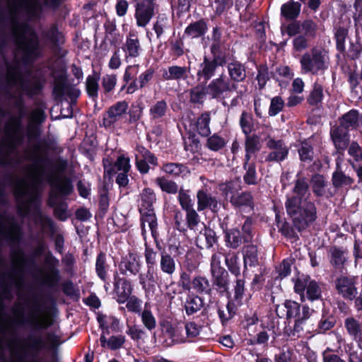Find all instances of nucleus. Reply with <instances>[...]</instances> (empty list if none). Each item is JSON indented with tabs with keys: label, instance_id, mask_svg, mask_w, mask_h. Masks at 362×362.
Listing matches in <instances>:
<instances>
[{
	"label": "nucleus",
	"instance_id": "1",
	"mask_svg": "<svg viewBox=\"0 0 362 362\" xmlns=\"http://www.w3.org/2000/svg\"><path fill=\"white\" fill-rule=\"evenodd\" d=\"M6 97L18 109V116H11L4 125V135L0 136V166L11 163V156L23 141L20 133L22 118L25 115L23 93L29 97L40 93L45 84L41 73H29L24 76L18 62L7 67Z\"/></svg>",
	"mask_w": 362,
	"mask_h": 362
},
{
	"label": "nucleus",
	"instance_id": "2",
	"mask_svg": "<svg viewBox=\"0 0 362 362\" xmlns=\"http://www.w3.org/2000/svg\"><path fill=\"white\" fill-rule=\"evenodd\" d=\"M25 158L30 161L25 168L26 175L18 178L14 185L17 213L21 217L30 215L43 230L51 229L52 221L40 210L38 187L45 173L46 158L40 153L37 146L25 152Z\"/></svg>",
	"mask_w": 362,
	"mask_h": 362
},
{
	"label": "nucleus",
	"instance_id": "3",
	"mask_svg": "<svg viewBox=\"0 0 362 362\" xmlns=\"http://www.w3.org/2000/svg\"><path fill=\"white\" fill-rule=\"evenodd\" d=\"M8 11L11 33L17 46L15 58H21L24 64L40 54L37 36L26 23L20 22L23 15L33 16L39 8L38 0H5Z\"/></svg>",
	"mask_w": 362,
	"mask_h": 362
},
{
	"label": "nucleus",
	"instance_id": "4",
	"mask_svg": "<svg viewBox=\"0 0 362 362\" xmlns=\"http://www.w3.org/2000/svg\"><path fill=\"white\" fill-rule=\"evenodd\" d=\"M4 306L0 301V331H17L28 327L35 331L46 329L52 324V317L37 305H28L16 301L11 306V315H4Z\"/></svg>",
	"mask_w": 362,
	"mask_h": 362
},
{
	"label": "nucleus",
	"instance_id": "5",
	"mask_svg": "<svg viewBox=\"0 0 362 362\" xmlns=\"http://www.w3.org/2000/svg\"><path fill=\"white\" fill-rule=\"evenodd\" d=\"M310 197L305 178L296 180L291 194L287 195L285 202L286 213L299 231L309 227L317 219V208Z\"/></svg>",
	"mask_w": 362,
	"mask_h": 362
},
{
	"label": "nucleus",
	"instance_id": "6",
	"mask_svg": "<svg viewBox=\"0 0 362 362\" xmlns=\"http://www.w3.org/2000/svg\"><path fill=\"white\" fill-rule=\"evenodd\" d=\"M49 182L52 190L49 194L48 204L51 206H54L56 216L60 220L64 221L69 216L67 206L64 203L57 204V196L58 194L63 196L70 194L73 191V185L71 180L66 177L58 176L50 179Z\"/></svg>",
	"mask_w": 362,
	"mask_h": 362
},
{
	"label": "nucleus",
	"instance_id": "7",
	"mask_svg": "<svg viewBox=\"0 0 362 362\" xmlns=\"http://www.w3.org/2000/svg\"><path fill=\"white\" fill-rule=\"evenodd\" d=\"M302 74H323L329 67V56L325 50L313 49L303 54L300 59Z\"/></svg>",
	"mask_w": 362,
	"mask_h": 362
},
{
	"label": "nucleus",
	"instance_id": "8",
	"mask_svg": "<svg viewBox=\"0 0 362 362\" xmlns=\"http://www.w3.org/2000/svg\"><path fill=\"white\" fill-rule=\"evenodd\" d=\"M237 88L238 84L231 82L226 75L222 74L210 81L206 87V93L211 99L221 100L229 98Z\"/></svg>",
	"mask_w": 362,
	"mask_h": 362
},
{
	"label": "nucleus",
	"instance_id": "9",
	"mask_svg": "<svg viewBox=\"0 0 362 362\" xmlns=\"http://www.w3.org/2000/svg\"><path fill=\"white\" fill-rule=\"evenodd\" d=\"M0 235L11 245L18 244L23 238L22 223L13 215H7L0 222Z\"/></svg>",
	"mask_w": 362,
	"mask_h": 362
},
{
	"label": "nucleus",
	"instance_id": "10",
	"mask_svg": "<svg viewBox=\"0 0 362 362\" xmlns=\"http://www.w3.org/2000/svg\"><path fill=\"white\" fill-rule=\"evenodd\" d=\"M308 306H303L302 317L295 319L294 323L291 325V322L288 321L287 325L284 328V334L291 339H296L305 335L311 330L308 326V320L312 313Z\"/></svg>",
	"mask_w": 362,
	"mask_h": 362
},
{
	"label": "nucleus",
	"instance_id": "11",
	"mask_svg": "<svg viewBox=\"0 0 362 362\" xmlns=\"http://www.w3.org/2000/svg\"><path fill=\"white\" fill-rule=\"evenodd\" d=\"M266 145L270 152L263 158L262 162L280 163L287 158L289 148L283 140H276L268 136L266 139Z\"/></svg>",
	"mask_w": 362,
	"mask_h": 362
},
{
	"label": "nucleus",
	"instance_id": "12",
	"mask_svg": "<svg viewBox=\"0 0 362 362\" xmlns=\"http://www.w3.org/2000/svg\"><path fill=\"white\" fill-rule=\"evenodd\" d=\"M337 293L344 299L353 300L358 294L357 277L354 276H340L335 281Z\"/></svg>",
	"mask_w": 362,
	"mask_h": 362
},
{
	"label": "nucleus",
	"instance_id": "13",
	"mask_svg": "<svg viewBox=\"0 0 362 362\" xmlns=\"http://www.w3.org/2000/svg\"><path fill=\"white\" fill-rule=\"evenodd\" d=\"M11 258L13 266L14 272L11 273V278L13 284L17 288L22 286V273L26 266V255L21 248L12 249Z\"/></svg>",
	"mask_w": 362,
	"mask_h": 362
},
{
	"label": "nucleus",
	"instance_id": "14",
	"mask_svg": "<svg viewBox=\"0 0 362 362\" xmlns=\"http://www.w3.org/2000/svg\"><path fill=\"white\" fill-rule=\"evenodd\" d=\"M129 104L125 100L111 105L103 115L102 125L105 128L114 127L127 113Z\"/></svg>",
	"mask_w": 362,
	"mask_h": 362
},
{
	"label": "nucleus",
	"instance_id": "15",
	"mask_svg": "<svg viewBox=\"0 0 362 362\" xmlns=\"http://www.w3.org/2000/svg\"><path fill=\"white\" fill-rule=\"evenodd\" d=\"M122 49L127 62L132 59H136L141 55L143 49L140 43L139 33L136 30L131 29L129 30L126 35L125 42Z\"/></svg>",
	"mask_w": 362,
	"mask_h": 362
},
{
	"label": "nucleus",
	"instance_id": "16",
	"mask_svg": "<svg viewBox=\"0 0 362 362\" xmlns=\"http://www.w3.org/2000/svg\"><path fill=\"white\" fill-rule=\"evenodd\" d=\"M156 4L153 0H142L135 6V18L139 27H145L155 15Z\"/></svg>",
	"mask_w": 362,
	"mask_h": 362
},
{
	"label": "nucleus",
	"instance_id": "17",
	"mask_svg": "<svg viewBox=\"0 0 362 362\" xmlns=\"http://www.w3.org/2000/svg\"><path fill=\"white\" fill-rule=\"evenodd\" d=\"M225 62L224 59L215 57L209 59L204 57L203 62L199 64L197 75L199 80L203 78L205 81H209L216 73L218 66H222Z\"/></svg>",
	"mask_w": 362,
	"mask_h": 362
},
{
	"label": "nucleus",
	"instance_id": "18",
	"mask_svg": "<svg viewBox=\"0 0 362 362\" xmlns=\"http://www.w3.org/2000/svg\"><path fill=\"white\" fill-rule=\"evenodd\" d=\"M139 279L140 284L146 291L154 289L156 285L160 286L163 284V279L156 268L147 267L146 273L140 274Z\"/></svg>",
	"mask_w": 362,
	"mask_h": 362
},
{
	"label": "nucleus",
	"instance_id": "19",
	"mask_svg": "<svg viewBox=\"0 0 362 362\" xmlns=\"http://www.w3.org/2000/svg\"><path fill=\"white\" fill-rule=\"evenodd\" d=\"M141 264L139 255L136 253L129 252L124 257L119 265L120 272L122 274L136 275L141 269Z\"/></svg>",
	"mask_w": 362,
	"mask_h": 362
},
{
	"label": "nucleus",
	"instance_id": "20",
	"mask_svg": "<svg viewBox=\"0 0 362 362\" xmlns=\"http://www.w3.org/2000/svg\"><path fill=\"white\" fill-rule=\"evenodd\" d=\"M45 263L48 266V269L43 274L44 282L47 285L54 286L59 281V272L57 269L59 260L52 255H48L45 257Z\"/></svg>",
	"mask_w": 362,
	"mask_h": 362
},
{
	"label": "nucleus",
	"instance_id": "21",
	"mask_svg": "<svg viewBox=\"0 0 362 362\" xmlns=\"http://www.w3.org/2000/svg\"><path fill=\"white\" fill-rule=\"evenodd\" d=\"M141 214V226L142 230V235L146 239L147 228L151 231V233L153 238L156 239L158 235L157 230L158 223L157 218L154 210H150V211H146V213Z\"/></svg>",
	"mask_w": 362,
	"mask_h": 362
},
{
	"label": "nucleus",
	"instance_id": "22",
	"mask_svg": "<svg viewBox=\"0 0 362 362\" xmlns=\"http://www.w3.org/2000/svg\"><path fill=\"white\" fill-rule=\"evenodd\" d=\"M194 237V241L197 246L200 249L210 248L217 241L216 233L211 228L204 226V228H200Z\"/></svg>",
	"mask_w": 362,
	"mask_h": 362
},
{
	"label": "nucleus",
	"instance_id": "23",
	"mask_svg": "<svg viewBox=\"0 0 362 362\" xmlns=\"http://www.w3.org/2000/svg\"><path fill=\"white\" fill-rule=\"evenodd\" d=\"M331 138L338 153L344 151L349 144V134L348 130L337 126L331 129Z\"/></svg>",
	"mask_w": 362,
	"mask_h": 362
},
{
	"label": "nucleus",
	"instance_id": "24",
	"mask_svg": "<svg viewBox=\"0 0 362 362\" xmlns=\"http://www.w3.org/2000/svg\"><path fill=\"white\" fill-rule=\"evenodd\" d=\"M344 129L361 128L362 132V115L356 110H351L340 118V125Z\"/></svg>",
	"mask_w": 362,
	"mask_h": 362
},
{
	"label": "nucleus",
	"instance_id": "25",
	"mask_svg": "<svg viewBox=\"0 0 362 362\" xmlns=\"http://www.w3.org/2000/svg\"><path fill=\"white\" fill-rule=\"evenodd\" d=\"M341 163L342 158H338L336 160V170L332 174V185L336 188L349 187L354 183L353 178L343 173Z\"/></svg>",
	"mask_w": 362,
	"mask_h": 362
},
{
	"label": "nucleus",
	"instance_id": "26",
	"mask_svg": "<svg viewBox=\"0 0 362 362\" xmlns=\"http://www.w3.org/2000/svg\"><path fill=\"white\" fill-rule=\"evenodd\" d=\"M114 288L119 303H125L132 293V286L129 280L118 279L114 283Z\"/></svg>",
	"mask_w": 362,
	"mask_h": 362
},
{
	"label": "nucleus",
	"instance_id": "27",
	"mask_svg": "<svg viewBox=\"0 0 362 362\" xmlns=\"http://www.w3.org/2000/svg\"><path fill=\"white\" fill-rule=\"evenodd\" d=\"M197 210L202 211L207 208L214 211L218 208V202L215 197L208 194L203 189H200L197 194Z\"/></svg>",
	"mask_w": 362,
	"mask_h": 362
},
{
	"label": "nucleus",
	"instance_id": "28",
	"mask_svg": "<svg viewBox=\"0 0 362 362\" xmlns=\"http://www.w3.org/2000/svg\"><path fill=\"white\" fill-rule=\"evenodd\" d=\"M156 201V194L153 189L144 188L140 193L139 210L140 213H146L154 210L153 204Z\"/></svg>",
	"mask_w": 362,
	"mask_h": 362
},
{
	"label": "nucleus",
	"instance_id": "29",
	"mask_svg": "<svg viewBox=\"0 0 362 362\" xmlns=\"http://www.w3.org/2000/svg\"><path fill=\"white\" fill-rule=\"evenodd\" d=\"M229 79L237 84L246 78V71L244 65L238 61H233L227 65Z\"/></svg>",
	"mask_w": 362,
	"mask_h": 362
},
{
	"label": "nucleus",
	"instance_id": "30",
	"mask_svg": "<svg viewBox=\"0 0 362 362\" xmlns=\"http://www.w3.org/2000/svg\"><path fill=\"white\" fill-rule=\"evenodd\" d=\"M245 167L248 164L252 154L260 149L259 138L257 135L246 136L245 141Z\"/></svg>",
	"mask_w": 362,
	"mask_h": 362
},
{
	"label": "nucleus",
	"instance_id": "31",
	"mask_svg": "<svg viewBox=\"0 0 362 362\" xmlns=\"http://www.w3.org/2000/svg\"><path fill=\"white\" fill-rule=\"evenodd\" d=\"M213 284L221 293H228V274L226 270L211 272Z\"/></svg>",
	"mask_w": 362,
	"mask_h": 362
},
{
	"label": "nucleus",
	"instance_id": "32",
	"mask_svg": "<svg viewBox=\"0 0 362 362\" xmlns=\"http://www.w3.org/2000/svg\"><path fill=\"white\" fill-rule=\"evenodd\" d=\"M344 327L349 335L355 341L362 337V325L353 317H349L344 320Z\"/></svg>",
	"mask_w": 362,
	"mask_h": 362
},
{
	"label": "nucleus",
	"instance_id": "33",
	"mask_svg": "<svg viewBox=\"0 0 362 362\" xmlns=\"http://www.w3.org/2000/svg\"><path fill=\"white\" fill-rule=\"evenodd\" d=\"M211 121V115L208 112L202 113L193 124L198 134L202 136H208L210 133L209 124Z\"/></svg>",
	"mask_w": 362,
	"mask_h": 362
},
{
	"label": "nucleus",
	"instance_id": "34",
	"mask_svg": "<svg viewBox=\"0 0 362 362\" xmlns=\"http://www.w3.org/2000/svg\"><path fill=\"white\" fill-rule=\"evenodd\" d=\"M131 169L129 158L124 155L118 156L114 165L107 169L105 166V171L109 174L117 173H129Z\"/></svg>",
	"mask_w": 362,
	"mask_h": 362
},
{
	"label": "nucleus",
	"instance_id": "35",
	"mask_svg": "<svg viewBox=\"0 0 362 362\" xmlns=\"http://www.w3.org/2000/svg\"><path fill=\"white\" fill-rule=\"evenodd\" d=\"M168 110L167 103L163 100H158L153 103L149 108L150 119L154 121L160 120L164 117Z\"/></svg>",
	"mask_w": 362,
	"mask_h": 362
},
{
	"label": "nucleus",
	"instance_id": "36",
	"mask_svg": "<svg viewBox=\"0 0 362 362\" xmlns=\"http://www.w3.org/2000/svg\"><path fill=\"white\" fill-rule=\"evenodd\" d=\"M187 77V69L185 66H171L163 72L165 80H180Z\"/></svg>",
	"mask_w": 362,
	"mask_h": 362
},
{
	"label": "nucleus",
	"instance_id": "37",
	"mask_svg": "<svg viewBox=\"0 0 362 362\" xmlns=\"http://www.w3.org/2000/svg\"><path fill=\"white\" fill-rule=\"evenodd\" d=\"M207 30V25L203 21L190 23L185 30V35L191 38H197L204 35Z\"/></svg>",
	"mask_w": 362,
	"mask_h": 362
},
{
	"label": "nucleus",
	"instance_id": "38",
	"mask_svg": "<svg viewBox=\"0 0 362 362\" xmlns=\"http://www.w3.org/2000/svg\"><path fill=\"white\" fill-rule=\"evenodd\" d=\"M162 170L166 174L173 177H185L189 174L190 171L187 167L181 163H169L163 165Z\"/></svg>",
	"mask_w": 362,
	"mask_h": 362
},
{
	"label": "nucleus",
	"instance_id": "39",
	"mask_svg": "<svg viewBox=\"0 0 362 362\" xmlns=\"http://www.w3.org/2000/svg\"><path fill=\"white\" fill-rule=\"evenodd\" d=\"M160 269L168 276H172L176 270V264L174 258L166 252L161 253Z\"/></svg>",
	"mask_w": 362,
	"mask_h": 362
},
{
	"label": "nucleus",
	"instance_id": "40",
	"mask_svg": "<svg viewBox=\"0 0 362 362\" xmlns=\"http://www.w3.org/2000/svg\"><path fill=\"white\" fill-rule=\"evenodd\" d=\"M300 8V3L290 1L281 6V15L287 20L294 19L298 16Z\"/></svg>",
	"mask_w": 362,
	"mask_h": 362
},
{
	"label": "nucleus",
	"instance_id": "41",
	"mask_svg": "<svg viewBox=\"0 0 362 362\" xmlns=\"http://www.w3.org/2000/svg\"><path fill=\"white\" fill-rule=\"evenodd\" d=\"M346 251L339 247H332L329 250V262L336 268H341L346 261Z\"/></svg>",
	"mask_w": 362,
	"mask_h": 362
},
{
	"label": "nucleus",
	"instance_id": "42",
	"mask_svg": "<svg viewBox=\"0 0 362 362\" xmlns=\"http://www.w3.org/2000/svg\"><path fill=\"white\" fill-rule=\"evenodd\" d=\"M225 240L226 246L233 249L238 248L244 242L243 236L240 235V230L236 228L226 231Z\"/></svg>",
	"mask_w": 362,
	"mask_h": 362
},
{
	"label": "nucleus",
	"instance_id": "43",
	"mask_svg": "<svg viewBox=\"0 0 362 362\" xmlns=\"http://www.w3.org/2000/svg\"><path fill=\"white\" fill-rule=\"evenodd\" d=\"M186 221L187 227L194 233L200 228H204L205 224L200 221L199 216L194 209L186 211Z\"/></svg>",
	"mask_w": 362,
	"mask_h": 362
},
{
	"label": "nucleus",
	"instance_id": "44",
	"mask_svg": "<svg viewBox=\"0 0 362 362\" xmlns=\"http://www.w3.org/2000/svg\"><path fill=\"white\" fill-rule=\"evenodd\" d=\"M141 320L144 326L149 331H152L156 327L157 322L155 316L146 305L144 309L139 313Z\"/></svg>",
	"mask_w": 362,
	"mask_h": 362
},
{
	"label": "nucleus",
	"instance_id": "45",
	"mask_svg": "<svg viewBox=\"0 0 362 362\" xmlns=\"http://www.w3.org/2000/svg\"><path fill=\"white\" fill-rule=\"evenodd\" d=\"M230 201L235 206H252L253 204L252 196L250 192H247L231 196Z\"/></svg>",
	"mask_w": 362,
	"mask_h": 362
},
{
	"label": "nucleus",
	"instance_id": "46",
	"mask_svg": "<svg viewBox=\"0 0 362 362\" xmlns=\"http://www.w3.org/2000/svg\"><path fill=\"white\" fill-rule=\"evenodd\" d=\"M100 77L97 74L89 75L86 78V87L88 95L91 98H95L98 97V92L99 89Z\"/></svg>",
	"mask_w": 362,
	"mask_h": 362
},
{
	"label": "nucleus",
	"instance_id": "47",
	"mask_svg": "<svg viewBox=\"0 0 362 362\" xmlns=\"http://www.w3.org/2000/svg\"><path fill=\"white\" fill-rule=\"evenodd\" d=\"M238 257L234 253H228L225 255V262L228 270L235 276L240 275V267Z\"/></svg>",
	"mask_w": 362,
	"mask_h": 362
},
{
	"label": "nucleus",
	"instance_id": "48",
	"mask_svg": "<svg viewBox=\"0 0 362 362\" xmlns=\"http://www.w3.org/2000/svg\"><path fill=\"white\" fill-rule=\"evenodd\" d=\"M283 307L286 309L288 322L291 321L292 318L296 319L299 316L302 317L300 306L298 303L292 300H286Z\"/></svg>",
	"mask_w": 362,
	"mask_h": 362
},
{
	"label": "nucleus",
	"instance_id": "49",
	"mask_svg": "<svg viewBox=\"0 0 362 362\" xmlns=\"http://www.w3.org/2000/svg\"><path fill=\"white\" fill-rule=\"evenodd\" d=\"M203 305L201 298L195 296H190L186 300L185 308L187 315H192L199 310Z\"/></svg>",
	"mask_w": 362,
	"mask_h": 362
},
{
	"label": "nucleus",
	"instance_id": "50",
	"mask_svg": "<svg viewBox=\"0 0 362 362\" xmlns=\"http://www.w3.org/2000/svg\"><path fill=\"white\" fill-rule=\"evenodd\" d=\"M240 181L238 180L226 182L219 185V189L226 197L230 195H236L237 192L240 189Z\"/></svg>",
	"mask_w": 362,
	"mask_h": 362
},
{
	"label": "nucleus",
	"instance_id": "51",
	"mask_svg": "<svg viewBox=\"0 0 362 362\" xmlns=\"http://www.w3.org/2000/svg\"><path fill=\"white\" fill-rule=\"evenodd\" d=\"M245 266H255L257 263V249L253 245H247L244 250Z\"/></svg>",
	"mask_w": 362,
	"mask_h": 362
},
{
	"label": "nucleus",
	"instance_id": "52",
	"mask_svg": "<svg viewBox=\"0 0 362 362\" xmlns=\"http://www.w3.org/2000/svg\"><path fill=\"white\" fill-rule=\"evenodd\" d=\"M240 125L243 133L246 136L249 135L254 128V119L252 115L247 112H243L240 118Z\"/></svg>",
	"mask_w": 362,
	"mask_h": 362
},
{
	"label": "nucleus",
	"instance_id": "53",
	"mask_svg": "<svg viewBox=\"0 0 362 362\" xmlns=\"http://www.w3.org/2000/svg\"><path fill=\"white\" fill-rule=\"evenodd\" d=\"M226 144V141L224 138L217 134H214L212 136L208 137L206 146L211 151H218L222 149Z\"/></svg>",
	"mask_w": 362,
	"mask_h": 362
},
{
	"label": "nucleus",
	"instance_id": "54",
	"mask_svg": "<svg viewBox=\"0 0 362 362\" xmlns=\"http://www.w3.org/2000/svg\"><path fill=\"white\" fill-rule=\"evenodd\" d=\"M323 87L321 84L315 82L313 88L308 98V102L312 105H317L323 99Z\"/></svg>",
	"mask_w": 362,
	"mask_h": 362
},
{
	"label": "nucleus",
	"instance_id": "55",
	"mask_svg": "<svg viewBox=\"0 0 362 362\" xmlns=\"http://www.w3.org/2000/svg\"><path fill=\"white\" fill-rule=\"evenodd\" d=\"M156 182L163 191L167 193L175 194L178 191V186L175 182L163 177H158Z\"/></svg>",
	"mask_w": 362,
	"mask_h": 362
},
{
	"label": "nucleus",
	"instance_id": "56",
	"mask_svg": "<svg viewBox=\"0 0 362 362\" xmlns=\"http://www.w3.org/2000/svg\"><path fill=\"white\" fill-rule=\"evenodd\" d=\"M169 27V19L165 15H159L153 25V30L157 38H160L165 29Z\"/></svg>",
	"mask_w": 362,
	"mask_h": 362
},
{
	"label": "nucleus",
	"instance_id": "57",
	"mask_svg": "<svg viewBox=\"0 0 362 362\" xmlns=\"http://www.w3.org/2000/svg\"><path fill=\"white\" fill-rule=\"evenodd\" d=\"M298 153L301 160L303 161H310L313 159V151L311 144L305 141L300 144V146L298 148Z\"/></svg>",
	"mask_w": 362,
	"mask_h": 362
},
{
	"label": "nucleus",
	"instance_id": "58",
	"mask_svg": "<svg viewBox=\"0 0 362 362\" xmlns=\"http://www.w3.org/2000/svg\"><path fill=\"white\" fill-rule=\"evenodd\" d=\"M95 270L98 276L105 281L106 279V257L103 252H100L97 257Z\"/></svg>",
	"mask_w": 362,
	"mask_h": 362
},
{
	"label": "nucleus",
	"instance_id": "59",
	"mask_svg": "<svg viewBox=\"0 0 362 362\" xmlns=\"http://www.w3.org/2000/svg\"><path fill=\"white\" fill-rule=\"evenodd\" d=\"M209 287V281L204 277L197 276L192 281L191 288L197 293L207 292Z\"/></svg>",
	"mask_w": 362,
	"mask_h": 362
},
{
	"label": "nucleus",
	"instance_id": "60",
	"mask_svg": "<svg viewBox=\"0 0 362 362\" xmlns=\"http://www.w3.org/2000/svg\"><path fill=\"white\" fill-rule=\"evenodd\" d=\"M126 333L134 341L144 340L147 337L146 332L137 325L129 326Z\"/></svg>",
	"mask_w": 362,
	"mask_h": 362
},
{
	"label": "nucleus",
	"instance_id": "61",
	"mask_svg": "<svg viewBox=\"0 0 362 362\" xmlns=\"http://www.w3.org/2000/svg\"><path fill=\"white\" fill-rule=\"evenodd\" d=\"M244 168L246 170L243 176L245 182L247 185L257 184V173L255 164L248 163L246 167L244 166Z\"/></svg>",
	"mask_w": 362,
	"mask_h": 362
},
{
	"label": "nucleus",
	"instance_id": "62",
	"mask_svg": "<svg viewBox=\"0 0 362 362\" xmlns=\"http://www.w3.org/2000/svg\"><path fill=\"white\" fill-rule=\"evenodd\" d=\"M306 294L308 299L314 300L321 296V289L316 281L310 279L307 285Z\"/></svg>",
	"mask_w": 362,
	"mask_h": 362
},
{
	"label": "nucleus",
	"instance_id": "63",
	"mask_svg": "<svg viewBox=\"0 0 362 362\" xmlns=\"http://www.w3.org/2000/svg\"><path fill=\"white\" fill-rule=\"evenodd\" d=\"M178 201L182 209L187 211L193 209V202L188 191L180 189L178 194Z\"/></svg>",
	"mask_w": 362,
	"mask_h": 362
},
{
	"label": "nucleus",
	"instance_id": "64",
	"mask_svg": "<svg viewBox=\"0 0 362 362\" xmlns=\"http://www.w3.org/2000/svg\"><path fill=\"white\" fill-rule=\"evenodd\" d=\"M348 153L356 162L362 160V148L356 141H352L348 146Z\"/></svg>",
	"mask_w": 362,
	"mask_h": 362
}]
</instances>
